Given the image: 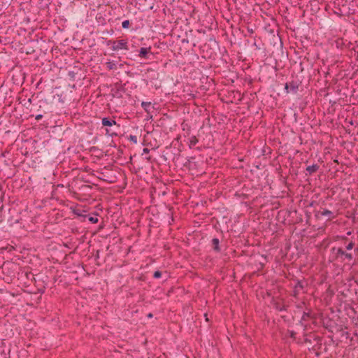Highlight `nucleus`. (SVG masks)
<instances>
[{"label": "nucleus", "mask_w": 358, "mask_h": 358, "mask_svg": "<svg viewBox=\"0 0 358 358\" xmlns=\"http://www.w3.org/2000/svg\"><path fill=\"white\" fill-rule=\"evenodd\" d=\"M108 64H109L110 66H108L109 69H113V66L110 64V63H108Z\"/></svg>", "instance_id": "30"}, {"label": "nucleus", "mask_w": 358, "mask_h": 358, "mask_svg": "<svg viewBox=\"0 0 358 358\" xmlns=\"http://www.w3.org/2000/svg\"><path fill=\"white\" fill-rule=\"evenodd\" d=\"M276 308L279 310V311H283V310H287V307L286 306H282V307H278L277 306Z\"/></svg>", "instance_id": "22"}, {"label": "nucleus", "mask_w": 358, "mask_h": 358, "mask_svg": "<svg viewBox=\"0 0 358 358\" xmlns=\"http://www.w3.org/2000/svg\"><path fill=\"white\" fill-rule=\"evenodd\" d=\"M322 216L327 217V220H331L334 218V213L329 210L324 209L323 210H319L315 213V217L320 218Z\"/></svg>", "instance_id": "7"}, {"label": "nucleus", "mask_w": 358, "mask_h": 358, "mask_svg": "<svg viewBox=\"0 0 358 358\" xmlns=\"http://www.w3.org/2000/svg\"><path fill=\"white\" fill-rule=\"evenodd\" d=\"M211 245L215 252H220L221 251V248L220 247V241L218 238H213L211 241Z\"/></svg>", "instance_id": "10"}, {"label": "nucleus", "mask_w": 358, "mask_h": 358, "mask_svg": "<svg viewBox=\"0 0 358 358\" xmlns=\"http://www.w3.org/2000/svg\"><path fill=\"white\" fill-rule=\"evenodd\" d=\"M199 140L195 136H192L189 138V147L192 148L193 146H194L197 143Z\"/></svg>", "instance_id": "13"}, {"label": "nucleus", "mask_w": 358, "mask_h": 358, "mask_svg": "<svg viewBox=\"0 0 358 358\" xmlns=\"http://www.w3.org/2000/svg\"><path fill=\"white\" fill-rule=\"evenodd\" d=\"M301 80L297 77L292 78L285 85V92L287 94H297L299 87L301 86Z\"/></svg>", "instance_id": "3"}, {"label": "nucleus", "mask_w": 358, "mask_h": 358, "mask_svg": "<svg viewBox=\"0 0 358 358\" xmlns=\"http://www.w3.org/2000/svg\"><path fill=\"white\" fill-rule=\"evenodd\" d=\"M310 317V314L309 313L304 312L303 313V315H302V317H301V320H306V319L308 317Z\"/></svg>", "instance_id": "19"}, {"label": "nucleus", "mask_w": 358, "mask_h": 358, "mask_svg": "<svg viewBox=\"0 0 358 358\" xmlns=\"http://www.w3.org/2000/svg\"><path fill=\"white\" fill-rule=\"evenodd\" d=\"M330 252L331 262L350 264L353 259L352 253L348 252L343 247H333L331 248Z\"/></svg>", "instance_id": "1"}, {"label": "nucleus", "mask_w": 358, "mask_h": 358, "mask_svg": "<svg viewBox=\"0 0 358 358\" xmlns=\"http://www.w3.org/2000/svg\"><path fill=\"white\" fill-rule=\"evenodd\" d=\"M143 151V153H148L150 152L149 149H148V148H144Z\"/></svg>", "instance_id": "26"}, {"label": "nucleus", "mask_w": 358, "mask_h": 358, "mask_svg": "<svg viewBox=\"0 0 358 358\" xmlns=\"http://www.w3.org/2000/svg\"><path fill=\"white\" fill-rule=\"evenodd\" d=\"M83 210L80 208H73V213L74 215H77L78 217L80 218L81 221H85L87 217V215L83 214Z\"/></svg>", "instance_id": "11"}, {"label": "nucleus", "mask_w": 358, "mask_h": 358, "mask_svg": "<svg viewBox=\"0 0 358 358\" xmlns=\"http://www.w3.org/2000/svg\"><path fill=\"white\" fill-rule=\"evenodd\" d=\"M315 355H316V357H320V355H321V354H320V352H318V350H315Z\"/></svg>", "instance_id": "25"}, {"label": "nucleus", "mask_w": 358, "mask_h": 358, "mask_svg": "<svg viewBox=\"0 0 358 358\" xmlns=\"http://www.w3.org/2000/svg\"><path fill=\"white\" fill-rule=\"evenodd\" d=\"M96 258H97V259L99 258V251L96 252Z\"/></svg>", "instance_id": "28"}, {"label": "nucleus", "mask_w": 358, "mask_h": 358, "mask_svg": "<svg viewBox=\"0 0 358 358\" xmlns=\"http://www.w3.org/2000/svg\"><path fill=\"white\" fill-rule=\"evenodd\" d=\"M289 336H290V337H291L292 338H293V339H295V338H296V333L295 331H289Z\"/></svg>", "instance_id": "20"}, {"label": "nucleus", "mask_w": 358, "mask_h": 358, "mask_svg": "<svg viewBox=\"0 0 358 358\" xmlns=\"http://www.w3.org/2000/svg\"><path fill=\"white\" fill-rule=\"evenodd\" d=\"M86 218H87V220L91 222V223H93V224H96L98 222L99 220L97 218V214H96L94 216H91L90 215H87V217Z\"/></svg>", "instance_id": "14"}, {"label": "nucleus", "mask_w": 358, "mask_h": 358, "mask_svg": "<svg viewBox=\"0 0 358 358\" xmlns=\"http://www.w3.org/2000/svg\"><path fill=\"white\" fill-rule=\"evenodd\" d=\"M147 317H148V318H152V317H153V315H152V313H148V314L147 315Z\"/></svg>", "instance_id": "27"}, {"label": "nucleus", "mask_w": 358, "mask_h": 358, "mask_svg": "<svg viewBox=\"0 0 358 358\" xmlns=\"http://www.w3.org/2000/svg\"><path fill=\"white\" fill-rule=\"evenodd\" d=\"M150 50L151 47L141 48V49L138 51V57L145 59H150V55H152V52H150Z\"/></svg>", "instance_id": "8"}, {"label": "nucleus", "mask_w": 358, "mask_h": 358, "mask_svg": "<svg viewBox=\"0 0 358 358\" xmlns=\"http://www.w3.org/2000/svg\"><path fill=\"white\" fill-rule=\"evenodd\" d=\"M304 337V343H309L310 345L315 343L311 348L312 350H319L322 348V337L314 333L305 334Z\"/></svg>", "instance_id": "2"}, {"label": "nucleus", "mask_w": 358, "mask_h": 358, "mask_svg": "<svg viewBox=\"0 0 358 358\" xmlns=\"http://www.w3.org/2000/svg\"><path fill=\"white\" fill-rule=\"evenodd\" d=\"M151 105H152L151 102L142 101V103H141V107L148 113H150V109L152 108Z\"/></svg>", "instance_id": "12"}, {"label": "nucleus", "mask_w": 358, "mask_h": 358, "mask_svg": "<svg viewBox=\"0 0 358 358\" xmlns=\"http://www.w3.org/2000/svg\"><path fill=\"white\" fill-rule=\"evenodd\" d=\"M107 45H112V50L114 51H117L119 50H129L128 43L127 40H119V41H113L109 40L107 42Z\"/></svg>", "instance_id": "5"}, {"label": "nucleus", "mask_w": 358, "mask_h": 358, "mask_svg": "<svg viewBox=\"0 0 358 358\" xmlns=\"http://www.w3.org/2000/svg\"><path fill=\"white\" fill-rule=\"evenodd\" d=\"M357 250H358V248H356V249H355V251H357Z\"/></svg>", "instance_id": "31"}, {"label": "nucleus", "mask_w": 358, "mask_h": 358, "mask_svg": "<svg viewBox=\"0 0 358 358\" xmlns=\"http://www.w3.org/2000/svg\"><path fill=\"white\" fill-rule=\"evenodd\" d=\"M130 24H131V23H130L129 20H126L122 22V27L123 29H128L130 27Z\"/></svg>", "instance_id": "16"}, {"label": "nucleus", "mask_w": 358, "mask_h": 358, "mask_svg": "<svg viewBox=\"0 0 358 358\" xmlns=\"http://www.w3.org/2000/svg\"><path fill=\"white\" fill-rule=\"evenodd\" d=\"M26 275L28 278H30V276H31L32 278H34V275L31 273H26Z\"/></svg>", "instance_id": "24"}, {"label": "nucleus", "mask_w": 358, "mask_h": 358, "mask_svg": "<svg viewBox=\"0 0 358 358\" xmlns=\"http://www.w3.org/2000/svg\"><path fill=\"white\" fill-rule=\"evenodd\" d=\"M355 247V243L352 241H350L349 243H348L345 247L344 248L345 250H346L348 252L350 250H352L353 248Z\"/></svg>", "instance_id": "15"}, {"label": "nucleus", "mask_w": 358, "mask_h": 358, "mask_svg": "<svg viewBox=\"0 0 358 358\" xmlns=\"http://www.w3.org/2000/svg\"><path fill=\"white\" fill-rule=\"evenodd\" d=\"M294 281L296 282V284L294 286L292 296L295 298H298L300 291L303 290L305 288L306 284H305V282L303 280L298 279Z\"/></svg>", "instance_id": "6"}, {"label": "nucleus", "mask_w": 358, "mask_h": 358, "mask_svg": "<svg viewBox=\"0 0 358 358\" xmlns=\"http://www.w3.org/2000/svg\"><path fill=\"white\" fill-rule=\"evenodd\" d=\"M320 169V166L317 164H314L310 166H308L306 169V176H310L313 173H316Z\"/></svg>", "instance_id": "9"}, {"label": "nucleus", "mask_w": 358, "mask_h": 358, "mask_svg": "<svg viewBox=\"0 0 358 358\" xmlns=\"http://www.w3.org/2000/svg\"><path fill=\"white\" fill-rule=\"evenodd\" d=\"M129 141H132L134 143H137V137L134 135H130L129 137Z\"/></svg>", "instance_id": "18"}, {"label": "nucleus", "mask_w": 358, "mask_h": 358, "mask_svg": "<svg viewBox=\"0 0 358 358\" xmlns=\"http://www.w3.org/2000/svg\"><path fill=\"white\" fill-rule=\"evenodd\" d=\"M162 273L160 271H156L153 273L154 278H161Z\"/></svg>", "instance_id": "17"}, {"label": "nucleus", "mask_w": 358, "mask_h": 358, "mask_svg": "<svg viewBox=\"0 0 358 358\" xmlns=\"http://www.w3.org/2000/svg\"><path fill=\"white\" fill-rule=\"evenodd\" d=\"M35 118L36 120H40L43 118V115H41V114L37 115Z\"/></svg>", "instance_id": "23"}, {"label": "nucleus", "mask_w": 358, "mask_h": 358, "mask_svg": "<svg viewBox=\"0 0 358 358\" xmlns=\"http://www.w3.org/2000/svg\"><path fill=\"white\" fill-rule=\"evenodd\" d=\"M357 48H358V45H357Z\"/></svg>", "instance_id": "32"}, {"label": "nucleus", "mask_w": 358, "mask_h": 358, "mask_svg": "<svg viewBox=\"0 0 358 358\" xmlns=\"http://www.w3.org/2000/svg\"><path fill=\"white\" fill-rule=\"evenodd\" d=\"M352 52H354V56L358 58V50L355 48L351 49Z\"/></svg>", "instance_id": "21"}, {"label": "nucleus", "mask_w": 358, "mask_h": 358, "mask_svg": "<svg viewBox=\"0 0 358 358\" xmlns=\"http://www.w3.org/2000/svg\"><path fill=\"white\" fill-rule=\"evenodd\" d=\"M115 93H116V94L115 96H116L117 97H120L121 96V95L118 94V90Z\"/></svg>", "instance_id": "29"}, {"label": "nucleus", "mask_w": 358, "mask_h": 358, "mask_svg": "<svg viewBox=\"0 0 358 358\" xmlns=\"http://www.w3.org/2000/svg\"><path fill=\"white\" fill-rule=\"evenodd\" d=\"M101 123L104 127H112L113 126H116L117 129L120 127V125L117 124L115 120L110 117L102 118ZM106 134L113 137L117 136L118 135V133L115 129H113L111 128H107L106 129Z\"/></svg>", "instance_id": "4"}]
</instances>
